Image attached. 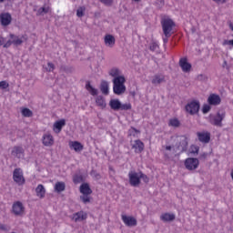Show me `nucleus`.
Listing matches in <instances>:
<instances>
[{
  "label": "nucleus",
  "instance_id": "nucleus-1",
  "mask_svg": "<svg viewBox=\"0 0 233 233\" xmlns=\"http://www.w3.org/2000/svg\"><path fill=\"white\" fill-rule=\"evenodd\" d=\"M125 83H127L125 76H117L113 78V92L116 94V96H121L127 92Z\"/></svg>",
  "mask_w": 233,
  "mask_h": 233
},
{
  "label": "nucleus",
  "instance_id": "nucleus-2",
  "mask_svg": "<svg viewBox=\"0 0 233 233\" xmlns=\"http://www.w3.org/2000/svg\"><path fill=\"white\" fill-rule=\"evenodd\" d=\"M177 141H180L179 146H177V147L167 146L166 147L167 152H169V154H176L177 152H185V150H187V146L188 145V142L187 141V137H185V136L177 137Z\"/></svg>",
  "mask_w": 233,
  "mask_h": 233
},
{
  "label": "nucleus",
  "instance_id": "nucleus-3",
  "mask_svg": "<svg viewBox=\"0 0 233 233\" xmlns=\"http://www.w3.org/2000/svg\"><path fill=\"white\" fill-rule=\"evenodd\" d=\"M9 37L11 40L5 42V44L4 45V48H10L12 45H15V46H19L23 45V43H25V41H26L27 39L26 35H15L14 34H10Z\"/></svg>",
  "mask_w": 233,
  "mask_h": 233
},
{
  "label": "nucleus",
  "instance_id": "nucleus-4",
  "mask_svg": "<svg viewBox=\"0 0 233 233\" xmlns=\"http://www.w3.org/2000/svg\"><path fill=\"white\" fill-rule=\"evenodd\" d=\"M161 25L165 36L170 37L172 35V30H174V26H176L174 21L168 17H164L161 21Z\"/></svg>",
  "mask_w": 233,
  "mask_h": 233
},
{
  "label": "nucleus",
  "instance_id": "nucleus-5",
  "mask_svg": "<svg viewBox=\"0 0 233 233\" xmlns=\"http://www.w3.org/2000/svg\"><path fill=\"white\" fill-rule=\"evenodd\" d=\"M225 111H218L216 115H209V123L215 127H223V119H225Z\"/></svg>",
  "mask_w": 233,
  "mask_h": 233
},
{
  "label": "nucleus",
  "instance_id": "nucleus-6",
  "mask_svg": "<svg viewBox=\"0 0 233 233\" xmlns=\"http://www.w3.org/2000/svg\"><path fill=\"white\" fill-rule=\"evenodd\" d=\"M128 177L131 187H139L141 184V172L129 171Z\"/></svg>",
  "mask_w": 233,
  "mask_h": 233
},
{
  "label": "nucleus",
  "instance_id": "nucleus-7",
  "mask_svg": "<svg viewBox=\"0 0 233 233\" xmlns=\"http://www.w3.org/2000/svg\"><path fill=\"white\" fill-rule=\"evenodd\" d=\"M200 104L198 100H193L187 104L186 106V111L187 114H190V116H194L199 112Z\"/></svg>",
  "mask_w": 233,
  "mask_h": 233
},
{
  "label": "nucleus",
  "instance_id": "nucleus-8",
  "mask_svg": "<svg viewBox=\"0 0 233 233\" xmlns=\"http://www.w3.org/2000/svg\"><path fill=\"white\" fill-rule=\"evenodd\" d=\"M13 179L17 185H25V177H23V170L15 168L13 173Z\"/></svg>",
  "mask_w": 233,
  "mask_h": 233
},
{
  "label": "nucleus",
  "instance_id": "nucleus-9",
  "mask_svg": "<svg viewBox=\"0 0 233 233\" xmlns=\"http://www.w3.org/2000/svg\"><path fill=\"white\" fill-rule=\"evenodd\" d=\"M185 167L187 170H196L199 167V160L198 158L189 157L185 161Z\"/></svg>",
  "mask_w": 233,
  "mask_h": 233
},
{
  "label": "nucleus",
  "instance_id": "nucleus-10",
  "mask_svg": "<svg viewBox=\"0 0 233 233\" xmlns=\"http://www.w3.org/2000/svg\"><path fill=\"white\" fill-rule=\"evenodd\" d=\"M66 126V120L65 118H62L60 120H56L53 124V132L55 134H61V131L63 130V127Z\"/></svg>",
  "mask_w": 233,
  "mask_h": 233
},
{
  "label": "nucleus",
  "instance_id": "nucleus-11",
  "mask_svg": "<svg viewBox=\"0 0 233 233\" xmlns=\"http://www.w3.org/2000/svg\"><path fill=\"white\" fill-rule=\"evenodd\" d=\"M121 219L127 227H136L137 225V219L132 216L121 215Z\"/></svg>",
  "mask_w": 233,
  "mask_h": 233
},
{
  "label": "nucleus",
  "instance_id": "nucleus-12",
  "mask_svg": "<svg viewBox=\"0 0 233 233\" xmlns=\"http://www.w3.org/2000/svg\"><path fill=\"white\" fill-rule=\"evenodd\" d=\"M54 143H56L54 136H52L50 133H46L43 135L42 144L44 147H54Z\"/></svg>",
  "mask_w": 233,
  "mask_h": 233
},
{
  "label": "nucleus",
  "instance_id": "nucleus-13",
  "mask_svg": "<svg viewBox=\"0 0 233 233\" xmlns=\"http://www.w3.org/2000/svg\"><path fill=\"white\" fill-rule=\"evenodd\" d=\"M208 103L212 106H218V105H221V96L218 94H210L208 97Z\"/></svg>",
  "mask_w": 233,
  "mask_h": 233
},
{
  "label": "nucleus",
  "instance_id": "nucleus-14",
  "mask_svg": "<svg viewBox=\"0 0 233 233\" xmlns=\"http://www.w3.org/2000/svg\"><path fill=\"white\" fill-rule=\"evenodd\" d=\"M0 23L2 26H8L12 23V15L9 13H2L0 15Z\"/></svg>",
  "mask_w": 233,
  "mask_h": 233
},
{
  "label": "nucleus",
  "instance_id": "nucleus-15",
  "mask_svg": "<svg viewBox=\"0 0 233 233\" xmlns=\"http://www.w3.org/2000/svg\"><path fill=\"white\" fill-rule=\"evenodd\" d=\"M13 212L15 216H23L25 214V207L21 202H15L13 205Z\"/></svg>",
  "mask_w": 233,
  "mask_h": 233
},
{
  "label": "nucleus",
  "instance_id": "nucleus-16",
  "mask_svg": "<svg viewBox=\"0 0 233 233\" xmlns=\"http://www.w3.org/2000/svg\"><path fill=\"white\" fill-rule=\"evenodd\" d=\"M11 155L13 156V157H17L18 159H21L25 157V149H23V147H15L11 151Z\"/></svg>",
  "mask_w": 233,
  "mask_h": 233
},
{
  "label": "nucleus",
  "instance_id": "nucleus-17",
  "mask_svg": "<svg viewBox=\"0 0 233 233\" xmlns=\"http://www.w3.org/2000/svg\"><path fill=\"white\" fill-rule=\"evenodd\" d=\"M179 66L181 67L183 72L188 73L190 70H192V65L188 63V60L187 58H181L179 60Z\"/></svg>",
  "mask_w": 233,
  "mask_h": 233
},
{
  "label": "nucleus",
  "instance_id": "nucleus-18",
  "mask_svg": "<svg viewBox=\"0 0 233 233\" xmlns=\"http://www.w3.org/2000/svg\"><path fill=\"white\" fill-rule=\"evenodd\" d=\"M132 148L135 149L136 154H141L145 150V144L141 140H135Z\"/></svg>",
  "mask_w": 233,
  "mask_h": 233
},
{
  "label": "nucleus",
  "instance_id": "nucleus-19",
  "mask_svg": "<svg viewBox=\"0 0 233 233\" xmlns=\"http://www.w3.org/2000/svg\"><path fill=\"white\" fill-rule=\"evenodd\" d=\"M69 148L71 150H75L76 153H79L83 150V148H85V147L79 141H70Z\"/></svg>",
  "mask_w": 233,
  "mask_h": 233
},
{
  "label": "nucleus",
  "instance_id": "nucleus-20",
  "mask_svg": "<svg viewBox=\"0 0 233 233\" xmlns=\"http://www.w3.org/2000/svg\"><path fill=\"white\" fill-rule=\"evenodd\" d=\"M200 143H208L210 141V133L204 131L197 134Z\"/></svg>",
  "mask_w": 233,
  "mask_h": 233
},
{
  "label": "nucleus",
  "instance_id": "nucleus-21",
  "mask_svg": "<svg viewBox=\"0 0 233 233\" xmlns=\"http://www.w3.org/2000/svg\"><path fill=\"white\" fill-rule=\"evenodd\" d=\"M86 218H88V214H86V212L85 211H79L73 215V219L74 221H76V223L79 221H85Z\"/></svg>",
  "mask_w": 233,
  "mask_h": 233
},
{
  "label": "nucleus",
  "instance_id": "nucleus-22",
  "mask_svg": "<svg viewBox=\"0 0 233 233\" xmlns=\"http://www.w3.org/2000/svg\"><path fill=\"white\" fill-rule=\"evenodd\" d=\"M35 194L37 198L43 199L45 196H46V189L45 188V186L42 184L38 185L35 188Z\"/></svg>",
  "mask_w": 233,
  "mask_h": 233
},
{
  "label": "nucleus",
  "instance_id": "nucleus-23",
  "mask_svg": "<svg viewBox=\"0 0 233 233\" xmlns=\"http://www.w3.org/2000/svg\"><path fill=\"white\" fill-rule=\"evenodd\" d=\"M104 42L106 46H109V48H112V46L116 45V38L112 35H106L104 38Z\"/></svg>",
  "mask_w": 233,
  "mask_h": 233
},
{
  "label": "nucleus",
  "instance_id": "nucleus-24",
  "mask_svg": "<svg viewBox=\"0 0 233 233\" xmlns=\"http://www.w3.org/2000/svg\"><path fill=\"white\" fill-rule=\"evenodd\" d=\"M100 90H101L102 94H104L105 96H108V94L110 92V83L103 80L100 84Z\"/></svg>",
  "mask_w": 233,
  "mask_h": 233
},
{
  "label": "nucleus",
  "instance_id": "nucleus-25",
  "mask_svg": "<svg viewBox=\"0 0 233 233\" xmlns=\"http://www.w3.org/2000/svg\"><path fill=\"white\" fill-rule=\"evenodd\" d=\"M109 106L112 108V110H120L121 108V101L119 99H111L109 101Z\"/></svg>",
  "mask_w": 233,
  "mask_h": 233
},
{
  "label": "nucleus",
  "instance_id": "nucleus-26",
  "mask_svg": "<svg viewBox=\"0 0 233 233\" xmlns=\"http://www.w3.org/2000/svg\"><path fill=\"white\" fill-rule=\"evenodd\" d=\"M108 74L111 76V77H114V79H116V77H125L123 75H121V70H119L117 67L111 68Z\"/></svg>",
  "mask_w": 233,
  "mask_h": 233
},
{
  "label": "nucleus",
  "instance_id": "nucleus-27",
  "mask_svg": "<svg viewBox=\"0 0 233 233\" xmlns=\"http://www.w3.org/2000/svg\"><path fill=\"white\" fill-rule=\"evenodd\" d=\"M165 82V76L163 75H156L153 76L151 83L153 85H161V83Z\"/></svg>",
  "mask_w": 233,
  "mask_h": 233
},
{
  "label": "nucleus",
  "instance_id": "nucleus-28",
  "mask_svg": "<svg viewBox=\"0 0 233 233\" xmlns=\"http://www.w3.org/2000/svg\"><path fill=\"white\" fill-rule=\"evenodd\" d=\"M162 221H174L176 219V215L172 213H164L160 216Z\"/></svg>",
  "mask_w": 233,
  "mask_h": 233
},
{
  "label": "nucleus",
  "instance_id": "nucleus-29",
  "mask_svg": "<svg viewBox=\"0 0 233 233\" xmlns=\"http://www.w3.org/2000/svg\"><path fill=\"white\" fill-rule=\"evenodd\" d=\"M66 187V185L65 184V182H56L54 186L55 192H57L58 194L64 192Z\"/></svg>",
  "mask_w": 233,
  "mask_h": 233
},
{
  "label": "nucleus",
  "instance_id": "nucleus-30",
  "mask_svg": "<svg viewBox=\"0 0 233 233\" xmlns=\"http://www.w3.org/2000/svg\"><path fill=\"white\" fill-rule=\"evenodd\" d=\"M80 193L82 194H92V189L90 188V186L87 183H83L80 186Z\"/></svg>",
  "mask_w": 233,
  "mask_h": 233
},
{
  "label": "nucleus",
  "instance_id": "nucleus-31",
  "mask_svg": "<svg viewBox=\"0 0 233 233\" xmlns=\"http://www.w3.org/2000/svg\"><path fill=\"white\" fill-rule=\"evenodd\" d=\"M86 89L87 90V92H89V94H91V96H97V89L93 87L90 82L86 83Z\"/></svg>",
  "mask_w": 233,
  "mask_h": 233
},
{
  "label": "nucleus",
  "instance_id": "nucleus-32",
  "mask_svg": "<svg viewBox=\"0 0 233 233\" xmlns=\"http://www.w3.org/2000/svg\"><path fill=\"white\" fill-rule=\"evenodd\" d=\"M180 125L181 122L177 118H170L168 121V127H173L174 128H177Z\"/></svg>",
  "mask_w": 233,
  "mask_h": 233
},
{
  "label": "nucleus",
  "instance_id": "nucleus-33",
  "mask_svg": "<svg viewBox=\"0 0 233 233\" xmlns=\"http://www.w3.org/2000/svg\"><path fill=\"white\" fill-rule=\"evenodd\" d=\"M96 103L97 106H101V108H105V106H106V102H105V98L103 96H97Z\"/></svg>",
  "mask_w": 233,
  "mask_h": 233
},
{
  "label": "nucleus",
  "instance_id": "nucleus-34",
  "mask_svg": "<svg viewBox=\"0 0 233 233\" xmlns=\"http://www.w3.org/2000/svg\"><path fill=\"white\" fill-rule=\"evenodd\" d=\"M21 113H22V116H24V117H32V116L34 115L32 110H30V109L26 108V107H23L21 109Z\"/></svg>",
  "mask_w": 233,
  "mask_h": 233
},
{
  "label": "nucleus",
  "instance_id": "nucleus-35",
  "mask_svg": "<svg viewBox=\"0 0 233 233\" xmlns=\"http://www.w3.org/2000/svg\"><path fill=\"white\" fill-rule=\"evenodd\" d=\"M80 199L85 203V205H86V203H90V199H92V198H90V194H82L80 196Z\"/></svg>",
  "mask_w": 233,
  "mask_h": 233
},
{
  "label": "nucleus",
  "instance_id": "nucleus-36",
  "mask_svg": "<svg viewBox=\"0 0 233 233\" xmlns=\"http://www.w3.org/2000/svg\"><path fill=\"white\" fill-rule=\"evenodd\" d=\"M120 110H132V104L130 103L120 104Z\"/></svg>",
  "mask_w": 233,
  "mask_h": 233
},
{
  "label": "nucleus",
  "instance_id": "nucleus-37",
  "mask_svg": "<svg viewBox=\"0 0 233 233\" xmlns=\"http://www.w3.org/2000/svg\"><path fill=\"white\" fill-rule=\"evenodd\" d=\"M74 183H83L85 181V178L81 175H76L73 178Z\"/></svg>",
  "mask_w": 233,
  "mask_h": 233
},
{
  "label": "nucleus",
  "instance_id": "nucleus-38",
  "mask_svg": "<svg viewBox=\"0 0 233 233\" xmlns=\"http://www.w3.org/2000/svg\"><path fill=\"white\" fill-rule=\"evenodd\" d=\"M149 48H150V50H151L152 52H156V51H157V49L159 48V44H157V42H152V43L150 44Z\"/></svg>",
  "mask_w": 233,
  "mask_h": 233
},
{
  "label": "nucleus",
  "instance_id": "nucleus-39",
  "mask_svg": "<svg viewBox=\"0 0 233 233\" xmlns=\"http://www.w3.org/2000/svg\"><path fill=\"white\" fill-rule=\"evenodd\" d=\"M8 86H10V84H8V82L3 80L0 81V90H6V88H8Z\"/></svg>",
  "mask_w": 233,
  "mask_h": 233
},
{
  "label": "nucleus",
  "instance_id": "nucleus-40",
  "mask_svg": "<svg viewBox=\"0 0 233 233\" xmlns=\"http://www.w3.org/2000/svg\"><path fill=\"white\" fill-rule=\"evenodd\" d=\"M210 106H211L210 104H205L203 106V107H202L203 114H208V112H210V110L212 108Z\"/></svg>",
  "mask_w": 233,
  "mask_h": 233
},
{
  "label": "nucleus",
  "instance_id": "nucleus-41",
  "mask_svg": "<svg viewBox=\"0 0 233 233\" xmlns=\"http://www.w3.org/2000/svg\"><path fill=\"white\" fill-rule=\"evenodd\" d=\"M190 154H198L199 152V147L192 145L189 148Z\"/></svg>",
  "mask_w": 233,
  "mask_h": 233
},
{
  "label": "nucleus",
  "instance_id": "nucleus-42",
  "mask_svg": "<svg viewBox=\"0 0 233 233\" xmlns=\"http://www.w3.org/2000/svg\"><path fill=\"white\" fill-rule=\"evenodd\" d=\"M77 17H83L85 15V7H79L76 11Z\"/></svg>",
  "mask_w": 233,
  "mask_h": 233
},
{
  "label": "nucleus",
  "instance_id": "nucleus-43",
  "mask_svg": "<svg viewBox=\"0 0 233 233\" xmlns=\"http://www.w3.org/2000/svg\"><path fill=\"white\" fill-rule=\"evenodd\" d=\"M137 134H139V130H137L134 127H131L129 129V136H134V137H136L137 136Z\"/></svg>",
  "mask_w": 233,
  "mask_h": 233
},
{
  "label": "nucleus",
  "instance_id": "nucleus-44",
  "mask_svg": "<svg viewBox=\"0 0 233 233\" xmlns=\"http://www.w3.org/2000/svg\"><path fill=\"white\" fill-rule=\"evenodd\" d=\"M48 12H50L49 6L42 7L38 10V14H48Z\"/></svg>",
  "mask_w": 233,
  "mask_h": 233
},
{
  "label": "nucleus",
  "instance_id": "nucleus-45",
  "mask_svg": "<svg viewBox=\"0 0 233 233\" xmlns=\"http://www.w3.org/2000/svg\"><path fill=\"white\" fill-rule=\"evenodd\" d=\"M222 45L223 46H233V40H224Z\"/></svg>",
  "mask_w": 233,
  "mask_h": 233
},
{
  "label": "nucleus",
  "instance_id": "nucleus-46",
  "mask_svg": "<svg viewBox=\"0 0 233 233\" xmlns=\"http://www.w3.org/2000/svg\"><path fill=\"white\" fill-rule=\"evenodd\" d=\"M47 72H54V64L48 63L47 67L46 68Z\"/></svg>",
  "mask_w": 233,
  "mask_h": 233
},
{
  "label": "nucleus",
  "instance_id": "nucleus-47",
  "mask_svg": "<svg viewBox=\"0 0 233 233\" xmlns=\"http://www.w3.org/2000/svg\"><path fill=\"white\" fill-rule=\"evenodd\" d=\"M141 179H143L144 183H148V177H147V175L143 174L141 172Z\"/></svg>",
  "mask_w": 233,
  "mask_h": 233
},
{
  "label": "nucleus",
  "instance_id": "nucleus-48",
  "mask_svg": "<svg viewBox=\"0 0 233 233\" xmlns=\"http://www.w3.org/2000/svg\"><path fill=\"white\" fill-rule=\"evenodd\" d=\"M0 230H5L6 232L9 230V228L5 224H0Z\"/></svg>",
  "mask_w": 233,
  "mask_h": 233
},
{
  "label": "nucleus",
  "instance_id": "nucleus-49",
  "mask_svg": "<svg viewBox=\"0 0 233 233\" xmlns=\"http://www.w3.org/2000/svg\"><path fill=\"white\" fill-rule=\"evenodd\" d=\"M91 176H93V177H96V179H99L101 177V176L96 173V171H92Z\"/></svg>",
  "mask_w": 233,
  "mask_h": 233
},
{
  "label": "nucleus",
  "instance_id": "nucleus-50",
  "mask_svg": "<svg viewBox=\"0 0 233 233\" xmlns=\"http://www.w3.org/2000/svg\"><path fill=\"white\" fill-rule=\"evenodd\" d=\"M100 1L104 5H112V0H100Z\"/></svg>",
  "mask_w": 233,
  "mask_h": 233
},
{
  "label": "nucleus",
  "instance_id": "nucleus-51",
  "mask_svg": "<svg viewBox=\"0 0 233 233\" xmlns=\"http://www.w3.org/2000/svg\"><path fill=\"white\" fill-rule=\"evenodd\" d=\"M5 45H6V43H5V37L0 36V46H5Z\"/></svg>",
  "mask_w": 233,
  "mask_h": 233
},
{
  "label": "nucleus",
  "instance_id": "nucleus-52",
  "mask_svg": "<svg viewBox=\"0 0 233 233\" xmlns=\"http://www.w3.org/2000/svg\"><path fill=\"white\" fill-rule=\"evenodd\" d=\"M215 3H225L226 0H213Z\"/></svg>",
  "mask_w": 233,
  "mask_h": 233
},
{
  "label": "nucleus",
  "instance_id": "nucleus-53",
  "mask_svg": "<svg viewBox=\"0 0 233 233\" xmlns=\"http://www.w3.org/2000/svg\"><path fill=\"white\" fill-rule=\"evenodd\" d=\"M229 28H230V30H232V32H233V23H229Z\"/></svg>",
  "mask_w": 233,
  "mask_h": 233
},
{
  "label": "nucleus",
  "instance_id": "nucleus-54",
  "mask_svg": "<svg viewBox=\"0 0 233 233\" xmlns=\"http://www.w3.org/2000/svg\"><path fill=\"white\" fill-rule=\"evenodd\" d=\"M168 42V37L164 38V43H167Z\"/></svg>",
  "mask_w": 233,
  "mask_h": 233
},
{
  "label": "nucleus",
  "instance_id": "nucleus-55",
  "mask_svg": "<svg viewBox=\"0 0 233 233\" xmlns=\"http://www.w3.org/2000/svg\"><path fill=\"white\" fill-rule=\"evenodd\" d=\"M133 1H135V3H139V1H141V0H133Z\"/></svg>",
  "mask_w": 233,
  "mask_h": 233
},
{
  "label": "nucleus",
  "instance_id": "nucleus-56",
  "mask_svg": "<svg viewBox=\"0 0 233 233\" xmlns=\"http://www.w3.org/2000/svg\"><path fill=\"white\" fill-rule=\"evenodd\" d=\"M3 2H5V0H0V3H3Z\"/></svg>",
  "mask_w": 233,
  "mask_h": 233
}]
</instances>
